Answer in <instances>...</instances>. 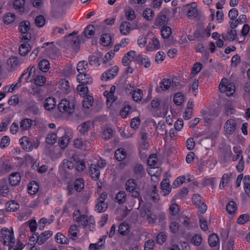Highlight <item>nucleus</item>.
Wrapping results in <instances>:
<instances>
[{
    "mask_svg": "<svg viewBox=\"0 0 250 250\" xmlns=\"http://www.w3.org/2000/svg\"><path fill=\"white\" fill-rule=\"evenodd\" d=\"M77 81L82 84H87L92 83V78L86 73L79 74L77 77Z\"/></svg>",
    "mask_w": 250,
    "mask_h": 250,
    "instance_id": "obj_18",
    "label": "nucleus"
},
{
    "mask_svg": "<svg viewBox=\"0 0 250 250\" xmlns=\"http://www.w3.org/2000/svg\"><path fill=\"white\" fill-rule=\"evenodd\" d=\"M69 142V137L68 135H64L60 138L59 140V144L62 149L65 148L68 145Z\"/></svg>",
    "mask_w": 250,
    "mask_h": 250,
    "instance_id": "obj_51",
    "label": "nucleus"
},
{
    "mask_svg": "<svg viewBox=\"0 0 250 250\" xmlns=\"http://www.w3.org/2000/svg\"><path fill=\"white\" fill-rule=\"evenodd\" d=\"M14 168L12 161L8 157L2 156L0 158V175H4Z\"/></svg>",
    "mask_w": 250,
    "mask_h": 250,
    "instance_id": "obj_4",
    "label": "nucleus"
},
{
    "mask_svg": "<svg viewBox=\"0 0 250 250\" xmlns=\"http://www.w3.org/2000/svg\"><path fill=\"white\" fill-rule=\"evenodd\" d=\"M23 62L22 59H18L17 57L12 56L7 61L8 66L10 68V71H14L19 67Z\"/></svg>",
    "mask_w": 250,
    "mask_h": 250,
    "instance_id": "obj_11",
    "label": "nucleus"
},
{
    "mask_svg": "<svg viewBox=\"0 0 250 250\" xmlns=\"http://www.w3.org/2000/svg\"><path fill=\"white\" fill-rule=\"evenodd\" d=\"M57 139V134L55 133H51L46 137L45 141L48 144L53 145L56 142Z\"/></svg>",
    "mask_w": 250,
    "mask_h": 250,
    "instance_id": "obj_61",
    "label": "nucleus"
},
{
    "mask_svg": "<svg viewBox=\"0 0 250 250\" xmlns=\"http://www.w3.org/2000/svg\"><path fill=\"white\" fill-rule=\"evenodd\" d=\"M10 192L7 184L5 183L0 184V195L2 197H7Z\"/></svg>",
    "mask_w": 250,
    "mask_h": 250,
    "instance_id": "obj_45",
    "label": "nucleus"
},
{
    "mask_svg": "<svg viewBox=\"0 0 250 250\" xmlns=\"http://www.w3.org/2000/svg\"><path fill=\"white\" fill-rule=\"evenodd\" d=\"M95 33V27L92 25H88L84 31V34L85 37L87 38H90L92 36L94 35Z\"/></svg>",
    "mask_w": 250,
    "mask_h": 250,
    "instance_id": "obj_54",
    "label": "nucleus"
},
{
    "mask_svg": "<svg viewBox=\"0 0 250 250\" xmlns=\"http://www.w3.org/2000/svg\"><path fill=\"white\" fill-rule=\"evenodd\" d=\"M188 7L187 14L189 19H193L196 18L199 15V11L197 7V4L196 2H193L187 5Z\"/></svg>",
    "mask_w": 250,
    "mask_h": 250,
    "instance_id": "obj_14",
    "label": "nucleus"
},
{
    "mask_svg": "<svg viewBox=\"0 0 250 250\" xmlns=\"http://www.w3.org/2000/svg\"><path fill=\"white\" fill-rule=\"evenodd\" d=\"M45 18L41 15L38 16L35 20L36 25L39 27H42L45 24Z\"/></svg>",
    "mask_w": 250,
    "mask_h": 250,
    "instance_id": "obj_62",
    "label": "nucleus"
},
{
    "mask_svg": "<svg viewBox=\"0 0 250 250\" xmlns=\"http://www.w3.org/2000/svg\"><path fill=\"white\" fill-rule=\"evenodd\" d=\"M173 102L177 105H180L184 102V95L181 92L176 93L174 96Z\"/></svg>",
    "mask_w": 250,
    "mask_h": 250,
    "instance_id": "obj_48",
    "label": "nucleus"
},
{
    "mask_svg": "<svg viewBox=\"0 0 250 250\" xmlns=\"http://www.w3.org/2000/svg\"><path fill=\"white\" fill-rule=\"evenodd\" d=\"M16 19V15L14 13H7L4 17L3 21L5 24H10Z\"/></svg>",
    "mask_w": 250,
    "mask_h": 250,
    "instance_id": "obj_60",
    "label": "nucleus"
},
{
    "mask_svg": "<svg viewBox=\"0 0 250 250\" xmlns=\"http://www.w3.org/2000/svg\"><path fill=\"white\" fill-rule=\"evenodd\" d=\"M160 47V44L158 39L153 37L149 41V45L147 47L148 51H153L157 50Z\"/></svg>",
    "mask_w": 250,
    "mask_h": 250,
    "instance_id": "obj_26",
    "label": "nucleus"
},
{
    "mask_svg": "<svg viewBox=\"0 0 250 250\" xmlns=\"http://www.w3.org/2000/svg\"><path fill=\"white\" fill-rule=\"evenodd\" d=\"M58 108L59 110L62 113L66 112L71 114L74 111V105H70L69 101L66 99L62 100L58 104Z\"/></svg>",
    "mask_w": 250,
    "mask_h": 250,
    "instance_id": "obj_7",
    "label": "nucleus"
},
{
    "mask_svg": "<svg viewBox=\"0 0 250 250\" xmlns=\"http://www.w3.org/2000/svg\"><path fill=\"white\" fill-rule=\"evenodd\" d=\"M28 192L31 195L36 194L39 189V184L35 181L31 182L28 186Z\"/></svg>",
    "mask_w": 250,
    "mask_h": 250,
    "instance_id": "obj_32",
    "label": "nucleus"
},
{
    "mask_svg": "<svg viewBox=\"0 0 250 250\" xmlns=\"http://www.w3.org/2000/svg\"><path fill=\"white\" fill-rule=\"evenodd\" d=\"M138 64L144 65L146 68H149L151 65V62L149 58L146 55L139 54L134 60Z\"/></svg>",
    "mask_w": 250,
    "mask_h": 250,
    "instance_id": "obj_16",
    "label": "nucleus"
},
{
    "mask_svg": "<svg viewBox=\"0 0 250 250\" xmlns=\"http://www.w3.org/2000/svg\"><path fill=\"white\" fill-rule=\"evenodd\" d=\"M86 84H82L78 85L77 86V90L79 92L80 94L83 97H84L88 92V87Z\"/></svg>",
    "mask_w": 250,
    "mask_h": 250,
    "instance_id": "obj_57",
    "label": "nucleus"
},
{
    "mask_svg": "<svg viewBox=\"0 0 250 250\" xmlns=\"http://www.w3.org/2000/svg\"><path fill=\"white\" fill-rule=\"evenodd\" d=\"M93 102L94 99L93 97L87 95L83 100V106L85 108H89L93 105Z\"/></svg>",
    "mask_w": 250,
    "mask_h": 250,
    "instance_id": "obj_56",
    "label": "nucleus"
},
{
    "mask_svg": "<svg viewBox=\"0 0 250 250\" xmlns=\"http://www.w3.org/2000/svg\"><path fill=\"white\" fill-rule=\"evenodd\" d=\"M161 32L162 36L164 39L168 38L171 34V29L167 26H163Z\"/></svg>",
    "mask_w": 250,
    "mask_h": 250,
    "instance_id": "obj_50",
    "label": "nucleus"
},
{
    "mask_svg": "<svg viewBox=\"0 0 250 250\" xmlns=\"http://www.w3.org/2000/svg\"><path fill=\"white\" fill-rule=\"evenodd\" d=\"M1 242L4 246H9L12 248L15 244V238L13 229L10 230L7 228H3L0 231Z\"/></svg>",
    "mask_w": 250,
    "mask_h": 250,
    "instance_id": "obj_1",
    "label": "nucleus"
},
{
    "mask_svg": "<svg viewBox=\"0 0 250 250\" xmlns=\"http://www.w3.org/2000/svg\"><path fill=\"white\" fill-rule=\"evenodd\" d=\"M77 71L79 74L86 73L88 70V63L85 61H82L77 64Z\"/></svg>",
    "mask_w": 250,
    "mask_h": 250,
    "instance_id": "obj_33",
    "label": "nucleus"
},
{
    "mask_svg": "<svg viewBox=\"0 0 250 250\" xmlns=\"http://www.w3.org/2000/svg\"><path fill=\"white\" fill-rule=\"evenodd\" d=\"M136 182L133 179H130L127 181L125 183L126 190L132 193V196L135 198H137L140 195V193L136 188Z\"/></svg>",
    "mask_w": 250,
    "mask_h": 250,
    "instance_id": "obj_8",
    "label": "nucleus"
},
{
    "mask_svg": "<svg viewBox=\"0 0 250 250\" xmlns=\"http://www.w3.org/2000/svg\"><path fill=\"white\" fill-rule=\"evenodd\" d=\"M25 113L29 116L39 115L41 114V109L38 107V104L33 99H28L25 101Z\"/></svg>",
    "mask_w": 250,
    "mask_h": 250,
    "instance_id": "obj_2",
    "label": "nucleus"
},
{
    "mask_svg": "<svg viewBox=\"0 0 250 250\" xmlns=\"http://www.w3.org/2000/svg\"><path fill=\"white\" fill-rule=\"evenodd\" d=\"M171 86V81L168 79H164L160 84V86L156 88L157 92L165 91L170 88Z\"/></svg>",
    "mask_w": 250,
    "mask_h": 250,
    "instance_id": "obj_21",
    "label": "nucleus"
},
{
    "mask_svg": "<svg viewBox=\"0 0 250 250\" xmlns=\"http://www.w3.org/2000/svg\"><path fill=\"white\" fill-rule=\"evenodd\" d=\"M21 180V177L18 172H14L11 174L9 178V183L12 186L18 185Z\"/></svg>",
    "mask_w": 250,
    "mask_h": 250,
    "instance_id": "obj_22",
    "label": "nucleus"
},
{
    "mask_svg": "<svg viewBox=\"0 0 250 250\" xmlns=\"http://www.w3.org/2000/svg\"><path fill=\"white\" fill-rule=\"evenodd\" d=\"M143 95V91L140 89L134 90L132 93L133 99L137 102H140L142 100Z\"/></svg>",
    "mask_w": 250,
    "mask_h": 250,
    "instance_id": "obj_53",
    "label": "nucleus"
},
{
    "mask_svg": "<svg viewBox=\"0 0 250 250\" xmlns=\"http://www.w3.org/2000/svg\"><path fill=\"white\" fill-rule=\"evenodd\" d=\"M46 79L44 76L38 75L34 79L35 83L39 86H42L45 83Z\"/></svg>",
    "mask_w": 250,
    "mask_h": 250,
    "instance_id": "obj_64",
    "label": "nucleus"
},
{
    "mask_svg": "<svg viewBox=\"0 0 250 250\" xmlns=\"http://www.w3.org/2000/svg\"><path fill=\"white\" fill-rule=\"evenodd\" d=\"M39 68L44 72L48 71L50 68V63L46 59H43L39 63Z\"/></svg>",
    "mask_w": 250,
    "mask_h": 250,
    "instance_id": "obj_42",
    "label": "nucleus"
},
{
    "mask_svg": "<svg viewBox=\"0 0 250 250\" xmlns=\"http://www.w3.org/2000/svg\"><path fill=\"white\" fill-rule=\"evenodd\" d=\"M76 222L79 223L83 228H85L87 226L90 228H93L95 223V219L92 216L88 218L87 216L85 214L80 215V216L76 217Z\"/></svg>",
    "mask_w": 250,
    "mask_h": 250,
    "instance_id": "obj_5",
    "label": "nucleus"
},
{
    "mask_svg": "<svg viewBox=\"0 0 250 250\" xmlns=\"http://www.w3.org/2000/svg\"><path fill=\"white\" fill-rule=\"evenodd\" d=\"M129 226L127 224L122 223L119 227L118 229L119 233L122 235H125L129 232Z\"/></svg>",
    "mask_w": 250,
    "mask_h": 250,
    "instance_id": "obj_49",
    "label": "nucleus"
},
{
    "mask_svg": "<svg viewBox=\"0 0 250 250\" xmlns=\"http://www.w3.org/2000/svg\"><path fill=\"white\" fill-rule=\"evenodd\" d=\"M142 217L147 216V220L149 224H153L156 221V215L151 211L150 207H146L141 212Z\"/></svg>",
    "mask_w": 250,
    "mask_h": 250,
    "instance_id": "obj_13",
    "label": "nucleus"
},
{
    "mask_svg": "<svg viewBox=\"0 0 250 250\" xmlns=\"http://www.w3.org/2000/svg\"><path fill=\"white\" fill-rule=\"evenodd\" d=\"M20 144L23 148L27 151L32 150L31 141L26 136H23L20 139Z\"/></svg>",
    "mask_w": 250,
    "mask_h": 250,
    "instance_id": "obj_23",
    "label": "nucleus"
},
{
    "mask_svg": "<svg viewBox=\"0 0 250 250\" xmlns=\"http://www.w3.org/2000/svg\"><path fill=\"white\" fill-rule=\"evenodd\" d=\"M90 122H85L77 127V130L82 134H85L89 131L90 127Z\"/></svg>",
    "mask_w": 250,
    "mask_h": 250,
    "instance_id": "obj_38",
    "label": "nucleus"
},
{
    "mask_svg": "<svg viewBox=\"0 0 250 250\" xmlns=\"http://www.w3.org/2000/svg\"><path fill=\"white\" fill-rule=\"evenodd\" d=\"M124 12L125 16L128 21H132L136 17L134 10L130 6H126Z\"/></svg>",
    "mask_w": 250,
    "mask_h": 250,
    "instance_id": "obj_25",
    "label": "nucleus"
},
{
    "mask_svg": "<svg viewBox=\"0 0 250 250\" xmlns=\"http://www.w3.org/2000/svg\"><path fill=\"white\" fill-rule=\"evenodd\" d=\"M219 90L225 93L227 96H231L235 91V86L233 83H228L227 79H223L219 86Z\"/></svg>",
    "mask_w": 250,
    "mask_h": 250,
    "instance_id": "obj_3",
    "label": "nucleus"
},
{
    "mask_svg": "<svg viewBox=\"0 0 250 250\" xmlns=\"http://www.w3.org/2000/svg\"><path fill=\"white\" fill-rule=\"evenodd\" d=\"M117 202L119 204L124 203L126 200V194L124 191L119 192L116 196Z\"/></svg>",
    "mask_w": 250,
    "mask_h": 250,
    "instance_id": "obj_59",
    "label": "nucleus"
},
{
    "mask_svg": "<svg viewBox=\"0 0 250 250\" xmlns=\"http://www.w3.org/2000/svg\"><path fill=\"white\" fill-rule=\"evenodd\" d=\"M101 44L104 46L109 45L112 41V38L109 34H104L100 39Z\"/></svg>",
    "mask_w": 250,
    "mask_h": 250,
    "instance_id": "obj_37",
    "label": "nucleus"
},
{
    "mask_svg": "<svg viewBox=\"0 0 250 250\" xmlns=\"http://www.w3.org/2000/svg\"><path fill=\"white\" fill-rule=\"evenodd\" d=\"M120 30L122 35H128L131 31L130 22L127 21L122 22L120 26Z\"/></svg>",
    "mask_w": 250,
    "mask_h": 250,
    "instance_id": "obj_29",
    "label": "nucleus"
},
{
    "mask_svg": "<svg viewBox=\"0 0 250 250\" xmlns=\"http://www.w3.org/2000/svg\"><path fill=\"white\" fill-rule=\"evenodd\" d=\"M24 0H15L14 1V7L15 9L18 10L20 12H24Z\"/></svg>",
    "mask_w": 250,
    "mask_h": 250,
    "instance_id": "obj_41",
    "label": "nucleus"
},
{
    "mask_svg": "<svg viewBox=\"0 0 250 250\" xmlns=\"http://www.w3.org/2000/svg\"><path fill=\"white\" fill-rule=\"evenodd\" d=\"M95 210L99 213L105 211L108 208L107 204L105 202L98 201L95 206Z\"/></svg>",
    "mask_w": 250,
    "mask_h": 250,
    "instance_id": "obj_40",
    "label": "nucleus"
},
{
    "mask_svg": "<svg viewBox=\"0 0 250 250\" xmlns=\"http://www.w3.org/2000/svg\"><path fill=\"white\" fill-rule=\"evenodd\" d=\"M52 231L50 230L45 231L42 232L40 235H38L36 243L39 245L43 244L48 239L52 236Z\"/></svg>",
    "mask_w": 250,
    "mask_h": 250,
    "instance_id": "obj_19",
    "label": "nucleus"
},
{
    "mask_svg": "<svg viewBox=\"0 0 250 250\" xmlns=\"http://www.w3.org/2000/svg\"><path fill=\"white\" fill-rule=\"evenodd\" d=\"M232 176V173H225L223 174L219 185L220 188L222 189L227 185Z\"/></svg>",
    "mask_w": 250,
    "mask_h": 250,
    "instance_id": "obj_44",
    "label": "nucleus"
},
{
    "mask_svg": "<svg viewBox=\"0 0 250 250\" xmlns=\"http://www.w3.org/2000/svg\"><path fill=\"white\" fill-rule=\"evenodd\" d=\"M84 185L83 180L79 178L75 181L74 187L77 191L80 192L83 188Z\"/></svg>",
    "mask_w": 250,
    "mask_h": 250,
    "instance_id": "obj_58",
    "label": "nucleus"
},
{
    "mask_svg": "<svg viewBox=\"0 0 250 250\" xmlns=\"http://www.w3.org/2000/svg\"><path fill=\"white\" fill-rule=\"evenodd\" d=\"M192 202L196 207L203 202V197L199 194H194L192 198Z\"/></svg>",
    "mask_w": 250,
    "mask_h": 250,
    "instance_id": "obj_63",
    "label": "nucleus"
},
{
    "mask_svg": "<svg viewBox=\"0 0 250 250\" xmlns=\"http://www.w3.org/2000/svg\"><path fill=\"white\" fill-rule=\"evenodd\" d=\"M126 152L123 148H120L116 150L115 157L118 161H121L126 158Z\"/></svg>",
    "mask_w": 250,
    "mask_h": 250,
    "instance_id": "obj_36",
    "label": "nucleus"
},
{
    "mask_svg": "<svg viewBox=\"0 0 250 250\" xmlns=\"http://www.w3.org/2000/svg\"><path fill=\"white\" fill-rule=\"evenodd\" d=\"M219 241V238L218 236L215 233H212L210 235H209L208 237V242L209 245L211 247H216L218 244Z\"/></svg>",
    "mask_w": 250,
    "mask_h": 250,
    "instance_id": "obj_39",
    "label": "nucleus"
},
{
    "mask_svg": "<svg viewBox=\"0 0 250 250\" xmlns=\"http://www.w3.org/2000/svg\"><path fill=\"white\" fill-rule=\"evenodd\" d=\"M56 242L62 244H68V239L61 232H58L55 236Z\"/></svg>",
    "mask_w": 250,
    "mask_h": 250,
    "instance_id": "obj_43",
    "label": "nucleus"
},
{
    "mask_svg": "<svg viewBox=\"0 0 250 250\" xmlns=\"http://www.w3.org/2000/svg\"><path fill=\"white\" fill-rule=\"evenodd\" d=\"M106 236H102L96 243H91L89 246V250H99L102 249L105 241Z\"/></svg>",
    "mask_w": 250,
    "mask_h": 250,
    "instance_id": "obj_20",
    "label": "nucleus"
},
{
    "mask_svg": "<svg viewBox=\"0 0 250 250\" xmlns=\"http://www.w3.org/2000/svg\"><path fill=\"white\" fill-rule=\"evenodd\" d=\"M154 13L153 11L150 8L146 9L143 14L144 18L147 21H150L153 19Z\"/></svg>",
    "mask_w": 250,
    "mask_h": 250,
    "instance_id": "obj_52",
    "label": "nucleus"
},
{
    "mask_svg": "<svg viewBox=\"0 0 250 250\" xmlns=\"http://www.w3.org/2000/svg\"><path fill=\"white\" fill-rule=\"evenodd\" d=\"M20 206L15 200L8 202L6 205L7 211L14 212L19 208Z\"/></svg>",
    "mask_w": 250,
    "mask_h": 250,
    "instance_id": "obj_34",
    "label": "nucleus"
},
{
    "mask_svg": "<svg viewBox=\"0 0 250 250\" xmlns=\"http://www.w3.org/2000/svg\"><path fill=\"white\" fill-rule=\"evenodd\" d=\"M82 37L80 36H77L72 37L69 41V44L72 49L76 53H77L80 49V43Z\"/></svg>",
    "mask_w": 250,
    "mask_h": 250,
    "instance_id": "obj_17",
    "label": "nucleus"
},
{
    "mask_svg": "<svg viewBox=\"0 0 250 250\" xmlns=\"http://www.w3.org/2000/svg\"><path fill=\"white\" fill-rule=\"evenodd\" d=\"M74 146L75 147L84 151L90 150V143L86 140H83L82 138L75 139L74 141Z\"/></svg>",
    "mask_w": 250,
    "mask_h": 250,
    "instance_id": "obj_12",
    "label": "nucleus"
},
{
    "mask_svg": "<svg viewBox=\"0 0 250 250\" xmlns=\"http://www.w3.org/2000/svg\"><path fill=\"white\" fill-rule=\"evenodd\" d=\"M222 38L225 40H228L229 41H233L236 39L237 37V32L235 30L230 29L228 30L227 34H222Z\"/></svg>",
    "mask_w": 250,
    "mask_h": 250,
    "instance_id": "obj_31",
    "label": "nucleus"
},
{
    "mask_svg": "<svg viewBox=\"0 0 250 250\" xmlns=\"http://www.w3.org/2000/svg\"><path fill=\"white\" fill-rule=\"evenodd\" d=\"M78 227L76 225H73L70 226L69 229V238L73 240L77 239L78 238L77 230Z\"/></svg>",
    "mask_w": 250,
    "mask_h": 250,
    "instance_id": "obj_46",
    "label": "nucleus"
},
{
    "mask_svg": "<svg viewBox=\"0 0 250 250\" xmlns=\"http://www.w3.org/2000/svg\"><path fill=\"white\" fill-rule=\"evenodd\" d=\"M161 188L164 192V195L167 196L171 191V187L168 179H164L161 183Z\"/></svg>",
    "mask_w": 250,
    "mask_h": 250,
    "instance_id": "obj_27",
    "label": "nucleus"
},
{
    "mask_svg": "<svg viewBox=\"0 0 250 250\" xmlns=\"http://www.w3.org/2000/svg\"><path fill=\"white\" fill-rule=\"evenodd\" d=\"M237 209V205L233 201H229L226 206V209L229 214H233Z\"/></svg>",
    "mask_w": 250,
    "mask_h": 250,
    "instance_id": "obj_47",
    "label": "nucleus"
},
{
    "mask_svg": "<svg viewBox=\"0 0 250 250\" xmlns=\"http://www.w3.org/2000/svg\"><path fill=\"white\" fill-rule=\"evenodd\" d=\"M133 173L134 177L139 180L146 175L145 169L144 166L139 163L134 165L133 168Z\"/></svg>",
    "mask_w": 250,
    "mask_h": 250,
    "instance_id": "obj_10",
    "label": "nucleus"
},
{
    "mask_svg": "<svg viewBox=\"0 0 250 250\" xmlns=\"http://www.w3.org/2000/svg\"><path fill=\"white\" fill-rule=\"evenodd\" d=\"M236 123L234 119L228 120L224 125L226 132L229 135L233 134L236 130Z\"/></svg>",
    "mask_w": 250,
    "mask_h": 250,
    "instance_id": "obj_15",
    "label": "nucleus"
},
{
    "mask_svg": "<svg viewBox=\"0 0 250 250\" xmlns=\"http://www.w3.org/2000/svg\"><path fill=\"white\" fill-rule=\"evenodd\" d=\"M30 26V24L28 21H23L20 23L19 29L22 34L21 37L22 40L28 42L31 39V34L28 33Z\"/></svg>",
    "mask_w": 250,
    "mask_h": 250,
    "instance_id": "obj_6",
    "label": "nucleus"
},
{
    "mask_svg": "<svg viewBox=\"0 0 250 250\" xmlns=\"http://www.w3.org/2000/svg\"><path fill=\"white\" fill-rule=\"evenodd\" d=\"M32 46L27 42L21 44L19 48L20 54L22 56H26L31 50Z\"/></svg>",
    "mask_w": 250,
    "mask_h": 250,
    "instance_id": "obj_30",
    "label": "nucleus"
},
{
    "mask_svg": "<svg viewBox=\"0 0 250 250\" xmlns=\"http://www.w3.org/2000/svg\"><path fill=\"white\" fill-rule=\"evenodd\" d=\"M168 21V18L166 15L160 14L156 19L155 25L157 26H166Z\"/></svg>",
    "mask_w": 250,
    "mask_h": 250,
    "instance_id": "obj_24",
    "label": "nucleus"
},
{
    "mask_svg": "<svg viewBox=\"0 0 250 250\" xmlns=\"http://www.w3.org/2000/svg\"><path fill=\"white\" fill-rule=\"evenodd\" d=\"M32 123V120L30 119L26 118L22 120L20 123V127L23 130L28 129L30 127Z\"/></svg>",
    "mask_w": 250,
    "mask_h": 250,
    "instance_id": "obj_55",
    "label": "nucleus"
},
{
    "mask_svg": "<svg viewBox=\"0 0 250 250\" xmlns=\"http://www.w3.org/2000/svg\"><path fill=\"white\" fill-rule=\"evenodd\" d=\"M119 68L117 66H114L111 68L104 72L101 76V80L104 81L113 79L118 73Z\"/></svg>",
    "mask_w": 250,
    "mask_h": 250,
    "instance_id": "obj_9",
    "label": "nucleus"
},
{
    "mask_svg": "<svg viewBox=\"0 0 250 250\" xmlns=\"http://www.w3.org/2000/svg\"><path fill=\"white\" fill-rule=\"evenodd\" d=\"M56 104V101L55 98L49 97L45 100L44 106L46 110H51L54 108Z\"/></svg>",
    "mask_w": 250,
    "mask_h": 250,
    "instance_id": "obj_35",
    "label": "nucleus"
},
{
    "mask_svg": "<svg viewBox=\"0 0 250 250\" xmlns=\"http://www.w3.org/2000/svg\"><path fill=\"white\" fill-rule=\"evenodd\" d=\"M89 168L92 179L95 181H97L100 177V171L97 167V166L92 164L90 165Z\"/></svg>",
    "mask_w": 250,
    "mask_h": 250,
    "instance_id": "obj_28",
    "label": "nucleus"
}]
</instances>
